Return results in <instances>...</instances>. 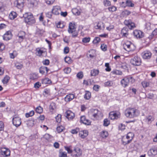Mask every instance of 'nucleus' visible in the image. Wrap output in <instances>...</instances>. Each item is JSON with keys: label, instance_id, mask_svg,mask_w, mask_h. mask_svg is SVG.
<instances>
[{"label": "nucleus", "instance_id": "nucleus-1", "mask_svg": "<svg viewBox=\"0 0 157 157\" xmlns=\"http://www.w3.org/2000/svg\"><path fill=\"white\" fill-rule=\"evenodd\" d=\"M125 116L128 118H133L139 115L138 111L135 108H128L124 112Z\"/></svg>", "mask_w": 157, "mask_h": 157}, {"label": "nucleus", "instance_id": "nucleus-2", "mask_svg": "<svg viewBox=\"0 0 157 157\" xmlns=\"http://www.w3.org/2000/svg\"><path fill=\"white\" fill-rule=\"evenodd\" d=\"M24 20L25 23L29 25L34 24L36 22L33 14L30 13H26L23 14Z\"/></svg>", "mask_w": 157, "mask_h": 157}, {"label": "nucleus", "instance_id": "nucleus-3", "mask_svg": "<svg viewBox=\"0 0 157 157\" xmlns=\"http://www.w3.org/2000/svg\"><path fill=\"white\" fill-rule=\"evenodd\" d=\"M134 135L133 133L129 132L128 133L126 136V138H123L122 139L123 144L124 145L129 144L132 140Z\"/></svg>", "mask_w": 157, "mask_h": 157}, {"label": "nucleus", "instance_id": "nucleus-4", "mask_svg": "<svg viewBox=\"0 0 157 157\" xmlns=\"http://www.w3.org/2000/svg\"><path fill=\"white\" fill-rule=\"evenodd\" d=\"M100 113L98 109H92L89 110L88 112V115L91 118H96L99 116L98 114Z\"/></svg>", "mask_w": 157, "mask_h": 157}, {"label": "nucleus", "instance_id": "nucleus-5", "mask_svg": "<svg viewBox=\"0 0 157 157\" xmlns=\"http://www.w3.org/2000/svg\"><path fill=\"white\" fill-rule=\"evenodd\" d=\"M124 48L129 52L134 50L135 49V47L133 44L130 41H127L124 45Z\"/></svg>", "mask_w": 157, "mask_h": 157}, {"label": "nucleus", "instance_id": "nucleus-6", "mask_svg": "<svg viewBox=\"0 0 157 157\" xmlns=\"http://www.w3.org/2000/svg\"><path fill=\"white\" fill-rule=\"evenodd\" d=\"M82 155V150L78 147H75L73 150L71 156L73 157H80Z\"/></svg>", "mask_w": 157, "mask_h": 157}, {"label": "nucleus", "instance_id": "nucleus-7", "mask_svg": "<svg viewBox=\"0 0 157 157\" xmlns=\"http://www.w3.org/2000/svg\"><path fill=\"white\" fill-rule=\"evenodd\" d=\"M131 63L133 65L136 66H138L141 64L140 58L137 56H135L132 58L130 60Z\"/></svg>", "mask_w": 157, "mask_h": 157}, {"label": "nucleus", "instance_id": "nucleus-8", "mask_svg": "<svg viewBox=\"0 0 157 157\" xmlns=\"http://www.w3.org/2000/svg\"><path fill=\"white\" fill-rule=\"evenodd\" d=\"M13 124L16 127L19 126L21 124V119L16 115L13 116L12 119Z\"/></svg>", "mask_w": 157, "mask_h": 157}, {"label": "nucleus", "instance_id": "nucleus-9", "mask_svg": "<svg viewBox=\"0 0 157 157\" xmlns=\"http://www.w3.org/2000/svg\"><path fill=\"white\" fill-rule=\"evenodd\" d=\"M132 78V77H126L122 79L121 81V83L122 86L124 88L127 86L128 85L130 80Z\"/></svg>", "mask_w": 157, "mask_h": 157}, {"label": "nucleus", "instance_id": "nucleus-10", "mask_svg": "<svg viewBox=\"0 0 157 157\" xmlns=\"http://www.w3.org/2000/svg\"><path fill=\"white\" fill-rule=\"evenodd\" d=\"M1 150V154L4 157H7L10 155V151L9 149L2 147Z\"/></svg>", "mask_w": 157, "mask_h": 157}, {"label": "nucleus", "instance_id": "nucleus-11", "mask_svg": "<svg viewBox=\"0 0 157 157\" xmlns=\"http://www.w3.org/2000/svg\"><path fill=\"white\" fill-rule=\"evenodd\" d=\"M25 33L23 31H20L18 33L17 37L18 40L20 42H22L23 40L25 38Z\"/></svg>", "mask_w": 157, "mask_h": 157}, {"label": "nucleus", "instance_id": "nucleus-12", "mask_svg": "<svg viewBox=\"0 0 157 157\" xmlns=\"http://www.w3.org/2000/svg\"><path fill=\"white\" fill-rule=\"evenodd\" d=\"M142 55L143 59H149L151 58L152 54L150 51H146L142 53Z\"/></svg>", "mask_w": 157, "mask_h": 157}, {"label": "nucleus", "instance_id": "nucleus-13", "mask_svg": "<svg viewBox=\"0 0 157 157\" xmlns=\"http://www.w3.org/2000/svg\"><path fill=\"white\" fill-rule=\"evenodd\" d=\"M134 36L137 38H141L144 36V33L140 30H136L133 31Z\"/></svg>", "mask_w": 157, "mask_h": 157}, {"label": "nucleus", "instance_id": "nucleus-14", "mask_svg": "<svg viewBox=\"0 0 157 157\" xmlns=\"http://www.w3.org/2000/svg\"><path fill=\"white\" fill-rule=\"evenodd\" d=\"M119 113L116 111H113L110 113L109 115V117L111 120H114L118 117Z\"/></svg>", "mask_w": 157, "mask_h": 157}, {"label": "nucleus", "instance_id": "nucleus-15", "mask_svg": "<svg viewBox=\"0 0 157 157\" xmlns=\"http://www.w3.org/2000/svg\"><path fill=\"white\" fill-rule=\"evenodd\" d=\"M80 121L81 123L87 125H90L91 123L90 121L86 119L84 116H82L80 117Z\"/></svg>", "mask_w": 157, "mask_h": 157}, {"label": "nucleus", "instance_id": "nucleus-16", "mask_svg": "<svg viewBox=\"0 0 157 157\" xmlns=\"http://www.w3.org/2000/svg\"><path fill=\"white\" fill-rule=\"evenodd\" d=\"M66 117L69 120L72 119L75 117L74 113L71 110H68L65 112Z\"/></svg>", "mask_w": 157, "mask_h": 157}, {"label": "nucleus", "instance_id": "nucleus-17", "mask_svg": "<svg viewBox=\"0 0 157 157\" xmlns=\"http://www.w3.org/2000/svg\"><path fill=\"white\" fill-rule=\"evenodd\" d=\"M52 11L53 14L56 15H59L61 12V9L59 6H53Z\"/></svg>", "mask_w": 157, "mask_h": 157}, {"label": "nucleus", "instance_id": "nucleus-18", "mask_svg": "<svg viewBox=\"0 0 157 157\" xmlns=\"http://www.w3.org/2000/svg\"><path fill=\"white\" fill-rule=\"evenodd\" d=\"M94 28L96 29H99L100 30H103L104 28V23L100 22L98 23H96L94 24Z\"/></svg>", "mask_w": 157, "mask_h": 157}, {"label": "nucleus", "instance_id": "nucleus-19", "mask_svg": "<svg viewBox=\"0 0 157 157\" xmlns=\"http://www.w3.org/2000/svg\"><path fill=\"white\" fill-rule=\"evenodd\" d=\"M148 154L150 156H154L157 154V149L155 148H152L148 152Z\"/></svg>", "mask_w": 157, "mask_h": 157}, {"label": "nucleus", "instance_id": "nucleus-20", "mask_svg": "<svg viewBox=\"0 0 157 157\" xmlns=\"http://www.w3.org/2000/svg\"><path fill=\"white\" fill-rule=\"evenodd\" d=\"M12 35L10 32L8 31L6 32L3 36V39L5 40H10L11 38Z\"/></svg>", "mask_w": 157, "mask_h": 157}, {"label": "nucleus", "instance_id": "nucleus-21", "mask_svg": "<svg viewBox=\"0 0 157 157\" xmlns=\"http://www.w3.org/2000/svg\"><path fill=\"white\" fill-rule=\"evenodd\" d=\"M76 27L74 23L70 22L69 23V28L68 29V32L71 33V31L75 30Z\"/></svg>", "mask_w": 157, "mask_h": 157}, {"label": "nucleus", "instance_id": "nucleus-22", "mask_svg": "<svg viewBox=\"0 0 157 157\" xmlns=\"http://www.w3.org/2000/svg\"><path fill=\"white\" fill-rule=\"evenodd\" d=\"M88 132L86 130L80 131L79 132V135L82 138L84 139L88 135Z\"/></svg>", "mask_w": 157, "mask_h": 157}, {"label": "nucleus", "instance_id": "nucleus-23", "mask_svg": "<svg viewBox=\"0 0 157 157\" xmlns=\"http://www.w3.org/2000/svg\"><path fill=\"white\" fill-rule=\"evenodd\" d=\"M24 0H17L15 2L17 8L21 9L24 6Z\"/></svg>", "mask_w": 157, "mask_h": 157}, {"label": "nucleus", "instance_id": "nucleus-24", "mask_svg": "<svg viewBox=\"0 0 157 157\" xmlns=\"http://www.w3.org/2000/svg\"><path fill=\"white\" fill-rule=\"evenodd\" d=\"M128 29L126 27L123 28L121 30V34L123 37H127L128 35Z\"/></svg>", "mask_w": 157, "mask_h": 157}, {"label": "nucleus", "instance_id": "nucleus-25", "mask_svg": "<svg viewBox=\"0 0 157 157\" xmlns=\"http://www.w3.org/2000/svg\"><path fill=\"white\" fill-rule=\"evenodd\" d=\"M49 110L50 112L53 113L55 112L56 106V104L54 102L51 103L49 105Z\"/></svg>", "mask_w": 157, "mask_h": 157}, {"label": "nucleus", "instance_id": "nucleus-26", "mask_svg": "<svg viewBox=\"0 0 157 157\" xmlns=\"http://www.w3.org/2000/svg\"><path fill=\"white\" fill-rule=\"evenodd\" d=\"M75 97V96L73 94H69L67 95L65 98V100L66 101H69L72 100Z\"/></svg>", "mask_w": 157, "mask_h": 157}, {"label": "nucleus", "instance_id": "nucleus-27", "mask_svg": "<svg viewBox=\"0 0 157 157\" xmlns=\"http://www.w3.org/2000/svg\"><path fill=\"white\" fill-rule=\"evenodd\" d=\"M48 71V68L46 67H41L39 69V72L42 74H43L45 71L47 73Z\"/></svg>", "mask_w": 157, "mask_h": 157}, {"label": "nucleus", "instance_id": "nucleus-28", "mask_svg": "<svg viewBox=\"0 0 157 157\" xmlns=\"http://www.w3.org/2000/svg\"><path fill=\"white\" fill-rule=\"evenodd\" d=\"M99 73V71L98 69H94L90 71V75L91 76H95L98 75Z\"/></svg>", "mask_w": 157, "mask_h": 157}, {"label": "nucleus", "instance_id": "nucleus-29", "mask_svg": "<svg viewBox=\"0 0 157 157\" xmlns=\"http://www.w3.org/2000/svg\"><path fill=\"white\" fill-rule=\"evenodd\" d=\"M111 75H122V72L120 70L116 69L114 70L111 72Z\"/></svg>", "mask_w": 157, "mask_h": 157}, {"label": "nucleus", "instance_id": "nucleus-30", "mask_svg": "<svg viewBox=\"0 0 157 157\" xmlns=\"http://www.w3.org/2000/svg\"><path fill=\"white\" fill-rule=\"evenodd\" d=\"M88 56L91 58H93L95 55V51L94 50H90L88 54Z\"/></svg>", "mask_w": 157, "mask_h": 157}, {"label": "nucleus", "instance_id": "nucleus-31", "mask_svg": "<svg viewBox=\"0 0 157 157\" xmlns=\"http://www.w3.org/2000/svg\"><path fill=\"white\" fill-rule=\"evenodd\" d=\"M17 16V14L14 11L11 12L9 14V17L11 20L14 19Z\"/></svg>", "mask_w": 157, "mask_h": 157}, {"label": "nucleus", "instance_id": "nucleus-32", "mask_svg": "<svg viewBox=\"0 0 157 157\" xmlns=\"http://www.w3.org/2000/svg\"><path fill=\"white\" fill-rule=\"evenodd\" d=\"M51 80L47 78H44L42 80V83L43 84H49L51 83Z\"/></svg>", "mask_w": 157, "mask_h": 157}, {"label": "nucleus", "instance_id": "nucleus-33", "mask_svg": "<svg viewBox=\"0 0 157 157\" xmlns=\"http://www.w3.org/2000/svg\"><path fill=\"white\" fill-rule=\"evenodd\" d=\"M64 148L65 150L67 151L68 153L70 154L71 155L72 154L73 150L72 149L71 146H65Z\"/></svg>", "mask_w": 157, "mask_h": 157}, {"label": "nucleus", "instance_id": "nucleus-34", "mask_svg": "<svg viewBox=\"0 0 157 157\" xmlns=\"http://www.w3.org/2000/svg\"><path fill=\"white\" fill-rule=\"evenodd\" d=\"M91 94L89 91H86L84 96V98L86 100L89 99L91 97Z\"/></svg>", "mask_w": 157, "mask_h": 157}, {"label": "nucleus", "instance_id": "nucleus-35", "mask_svg": "<svg viewBox=\"0 0 157 157\" xmlns=\"http://www.w3.org/2000/svg\"><path fill=\"white\" fill-rule=\"evenodd\" d=\"M108 135V132L106 131H102L101 133V136L102 138H106Z\"/></svg>", "mask_w": 157, "mask_h": 157}, {"label": "nucleus", "instance_id": "nucleus-36", "mask_svg": "<svg viewBox=\"0 0 157 157\" xmlns=\"http://www.w3.org/2000/svg\"><path fill=\"white\" fill-rule=\"evenodd\" d=\"M44 138L48 141H50L52 137L48 134H46L44 135Z\"/></svg>", "mask_w": 157, "mask_h": 157}, {"label": "nucleus", "instance_id": "nucleus-37", "mask_svg": "<svg viewBox=\"0 0 157 157\" xmlns=\"http://www.w3.org/2000/svg\"><path fill=\"white\" fill-rule=\"evenodd\" d=\"M113 84V82L112 81H108L104 83V85L105 86H112Z\"/></svg>", "mask_w": 157, "mask_h": 157}, {"label": "nucleus", "instance_id": "nucleus-38", "mask_svg": "<svg viewBox=\"0 0 157 157\" xmlns=\"http://www.w3.org/2000/svg\"><path fill=\"white\" fill-rule=\"evenodd\" d=\"M70 34H72V37L73 38H75L78 35V32L75 30L71 31V33H68Z\"/></svg>", "mask_w": 157, "mask_h": 157}, {"label": "nucleus", "instance_id": "nucleus-39", "mask_svg": "<svg viewBox=\"0 0 157 157\" xmlns=\"http://www.w3.org/2000/svg\"><path fill=\"white\" fill-rule=\"evenodd\" d=\"M126 5L128 7H133L134 6V4L132 2L131 0H127L126 1Z\"/></svg>", "mask_w": 157, "mask_h": 157}, {"label": "nucleus", "instance_id": "nucleus-40", "mask_svg": "<svg viewBox=\"0 0 157 157\" xmlns=\"http://www.w3.org/2000/svg\"><path fill=\"white\" fill-rule=\"evenodd\" d=\"M64 129V127L63 126H58L56 128V130L58 133H60L62 132Z\"/></svg>", "mask_w": 157, "mask_h": 157}, {"label": "nucleus", "instance_id": "nucleus-41", "mask_svg": "<svg viewBox=\"0 0 157 157\" xmlns=\"http://www.w3.org/2000/svg\"><path fill=\"white\" fill-rule=\"evenodd\" d=\"M103 4L105 6L107 7L111 5V2L108 0H104L103 2Z\"/></svg>", "mask_w": 157, "mask_h": 157}, {"label": "nucleus", "instance_id": "nucleus-42", "mask_svg": "<svg viewBox=\"0 0 157 157\" xmlns=\"http://www.w3.org/2000/svg\"><path fill=\"white\" fill-rule=\"evenodd\" d=\"M43 108L40 106L36 107V111L37 113H42L43 112Z\"/></svg>", "mask_w": 157, "mask_h": 157}, {"label": "nucleus", "instance_id": "nucleus-43", "mask_svg": "<svg viewBox=\"0 0 157 157\" xmlns=\"http://www.w3.org/2000/svg\"><path fill=\"white\" fill-rule=\"evenodd\" d=\"M37 75L35 73L32 74L31 75L30 77V79L31 80H35L37 79Z\"/></svg>", "mask_w": 157, "mask_h": 157}, {"label": "nucleus", "instance_id": "nucleus-44", "mask_svg": "<svg viewBox=\"0 0 157 157\" xmlns=\"http://www.w3.org/2000/svg\"><path fill=\"white\" fill-rule=\"evenodd\" d=\"M110 124L109 121L107 118L104 119L103 121V125L105 126H107Z\"/></svg>", "mask_w": 157, "mask_h": 157}, {"label": "nucleus", "instance_id": "nucleus-45", "mask_svg": "<svg viewBox=\"0 0 157 157\" xmlns=\"http://www.w3.org/2000/svg\"><path fill=\"white\" fill-rule=\"evenodd\" d=\"M15 67L17 69H20L23 67V65L20 63H17L15 64Z\"/></svg>", "mask_w": 157, "mask_h": 157}, {"label": "nucleus", "instance_id": "nucleus-46", "mask_svg": "<svg viewBox=\"0 0 157 157\" xmlns=\"http://www.w3.org/2000/svg\"><path fill=\"white\" fill-rule=\"evenodd\" d=\"M17 55V53L16 51H13L12 53L10 54V56L11 58L13 59Z\"/></svg>", "mask_w": 157, "mask_h": 157}, {"label": "nucleus", "instance_id": "nucleus-47", "mask_svg": "<svg viewBox=\"0 0 157 157\" xmlns=\"http://www.w3.org/2000/svg\"><path fill=\"white\" fill-rule=\"evenodd\" d=\"M34 112L33 111H31L28 113H26L25 114V117L27 118H28L30 117H32L34 115Z\"/></svg>", "mask_w": 157, "mask_h": 157}, {"label": "nucleus", "instance_id": "nucleus-48", "mask_svg": "<svg viewBox=\"0 0 157 157\" xmlns=\"http://www.w3.org/2000/svg\"><path fill=\"white\" fill-rule=\"evenodd\" d=\"M90 39V38L89 37H85L82 39V41L83 43H87L89 42Z\"/></svg>", "mask_w": 157, "mask_h": 157}, {"label": "nucleus", "instance_id": "nucleus-49", "mask_svg": "<svg viewBox=\"0 0 157 157\" xmlns=\"http://www.w3.org/2000/svg\"><path fill=\"white\" fill-rule=\"evenodd\" d=\"M100 41V39L98 37H96L94 39L93 41L94 44H97Z\"/></svg>", "mask_w": 157, "mask_h": 157}, {"label": "nucleus", "instance_id": "nucleus-50", "mask_svg": "<svg viewBox=\"0 0 157 157\" xmlns=\"http://www.w3.org/2000/svg\"><path fill=\"white\" fill-rule=\"evenodd\" d=\"M61 116L60 114H58L55 117L56 121L57 122L59 123L61 121Z\"/></svg>", "mask_w": 157, "mask_h": 157}, {"label": "nucleus", "instance_id": "nucleus-51", "mask_svg": "<svg viewBox=\"0 0 157 157\" xmlns=\"http://www.w3.org/2000/svg\"><path fill=\"white\" fill-rule=\"evenodd\" d=\"M72 11L74 14L76 15H79L80 13V12L76 8L72 9Z\"/></svg>", "mask_w": 157, "mask_h": 157}, {"label": "nucleus", "instance_id": "nucleus-52", "mask_svg": "<svg viewBox=\"0 0 157 157\" xmlns=\"http://www.w3.org/2000/svg\"><path fill=\"white\" fill-rule=\"evenodd\" d=\"M131 21H132L130 20H126L124 21V23L125 25L128 26V27H130V25Z\"/></svg>", "mask_w": 157, "mask_h": 157}, {"label": "nucleus", "instance_id": "nucleus-53", "mask_svg": "<svg viewBox=\"0 0 157 157\" xmlns=\"http://www.w3.org/2000/svg\"><path fill=\"white\" fill-rule=\"evenodd\" d=\"M9 80V77L8 76H6L2 80V82L4 84H6L8 82Z\"/></svg>", "mask_w": 157, "mask_h": 157}, {"label": "nucleus", "instance_id": "nucleus-54", "mask_svg": "<svg viewBox=\"0 0 157 157\" xmlns=\"http://www.w3.org/2000/svg\"><path fill=\"white\" fill-rule=\"evenodd\" d=\"M101 49L102 50L105 51L107 50V47L106 45L104 44H101Z\"/></svg>", "mask_w": 157, "mask_h": 157}, {"label": "nucleus", "instance_id": "nucleus-55", "mask_svg": "<svg viewBox=\"0 0 157 157\" xmlns=\"http://www.w3.org/2000/svg\"><path fill=\"white\" fill-rule=\"evenodd\" d=\"M59 157H67V154L66 152H60L59 155Z\"/></svg>", "mask_w": 157, "mask_h": 157}, {"label": "nucleus", "instance_id": "nucleus-56", "mask_svg": "<svg viewBox=\"0 0 157 157\" xmlns=\"http://www.w3.org/2000/svg\"><path fill=\"white\" fill-rule=\"evenodd\" d=\"M108 10L109 11L113 12L116 10L117 8L114 6H112L108 8Z\"/></svg>", "mask_w": 157, "mask_h": 157}, {"label": "nucleus", "instance_id": "nucleus-57", "mask_svg": "<svg viewBox=\"0 0 157 157\" xmlns=\"http://www.w3.org/2000/svg\"><path fill=\"white\" fill-rule=\"evenodd\" d=\"M71 71V69L70 67H67L64 69V72L66 74L69 73Z\"/></svg>", "mask_w": 157, "mask_h": 157}, {"label": "nucleus", "instance_id": "nucleus-58", "mask_svg": "<svg viewBox=\"0 0 157 157\" xmlns=\"http://www.w3.org/2000/svg\"><path fill=\"white\" fill-rule=\"evenodd\" d=\"M52 11L48 12L46 13V15L47 17L50 18L52 17Z\"/></svg>", "mask_w": 157, "mask_h": 157}, {"label": "nucleus", "instance_id": "nucleus-59", "mask_svg": "<svg viewBox=\"0 0 157 157\" xmlns=\"http://www.w3.org/2000/svg\"><path fill=\"white\" fill-rule=\"evenodd\" d=\"M77 76L79 79L82 78L83 77L82 72H78L77 75Z\"/></svg>", "mask_w": 157, "mask_h": 157}, {"label": "nucleus", "instance_id": "nucleus-60", "mask_svg": "<svg viewBox=\"0 0 157 157\" xmlns=\"http://www.w3.org/2000/svg\"><path fill=\"white\" fill-rule=\"evenodd\" d=\"M4 129V124L3 122L0 121V131H3Z\"/></svg>", "mask_w": 157, "mask_h": 157}, {"label": "nucleus", "instance_id": "nucleus-61", "mask_svg": "<svg viewBox=\"0 0 157 157\" xmlns=\"http://www.w3.org/2000/svg\"><path fill=\"white\" fill-rule=\"evenodd\" d=\"M152 117L151 116H149L145 118L146 121L148 122L151 121H152Z\"/></svg>", "mask_w": 157, "mask_h": 157}, {"label": "nucleus", "instance_id": "nucleus-62", "mask_svg": "<svg viewBox=\"0 0 157 157\" xmlns=\"http://www.w3.org/2000/svg\"><path fill=\"white\" fill-rule=\"evenodd\" d=\"M55 0H45L46 3L48 5L52 4Z\"/></svg>", "mask_w": 157, "mask_h": 157}, {"label": "nucleus", "instance_id": "nucleus-63", "mask_svg": "<svg viewBox=\"0 0 157 157\" xmlns=\"http://www.w3.org/2000/svg\"><path fill=\"white\" fill-rule=\"evenodd\" d=\"M37 52V55L40 56L43 53V51L40 49H38L36 50Z\"/></svg>", "mask_w": 157, "mask_h": 157}, {"label": "nucleus", "instance_id": "nucleus-64", "mask_svg": "<svg viewBox=\"0 0 157 157\" xmlns=\"http://www.w3.org/2000/svg\"><path fill=\"white\" fill-rule=\"evenodd\" d=\"M42 63L44 65H48L49 64L50 61L49 60L46 59L43 61Z\"/></svg>", "mask_w": 157, "mask_h": 157}]
</instances>
